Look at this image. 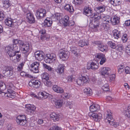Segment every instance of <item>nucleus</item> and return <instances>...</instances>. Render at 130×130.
<instances>
[{"label":"nucleus","instance_id":"f257e3e1","mask_svg":"<svg viewBox=\"0 0 130 130\" xmlns=\"http://www.w3.org/2000/svg\"><path fill=\"white\" fill-rule=\"evenodd\" d=\"M100 109V106L98 104H94L91 105L89 109L91 112L88 113V116L91 119H93L95 121H98L99 119L102 118V115L101 113H97L93 112L99 110Z\"/></svg>","mask_w":130,"mask_h":130},{"label":"nucleus","instance_id":"f03ea898","mask_svg":"<svg viewBox=\"0 0 130 130\" xmlns=\"http://www.w3.org/2000/svg\"><path fill=\"white\" fill-rule=\"evenodd\" d=\"M74 76H68L67 78L68 81L69 82H72L74 80L78 85H85L88 83L89 81V77L87 75L84 76L82 75L81 77L78 78L76 79H74Z\"/></svg>","mask_w":130,"mask_h":130},{"label":"nucleus","instance_id":"7ed1b4c3","mask_svg":"<svg viewBox=\"0 0 130 130\" xmlns=\"http://www.w3.org/2000/svg\"><path fill=\"white\" fill-rule=\"evenodd\" d=\"M106 115L107 117L105 120V122L110 125L113 126L115 127L118 126L119 125V123L114 122V120L112 117L111 113L110 111H107Z\"/></svg>","mask_w":130,"mask_h":130},{"label":"nucleus","instance_id":"20e7f679","mask_svg":"<svg viewBox=\"0 0 130 130\" xmlns=\"http://www.w3.org/2000/svg\"><path fill=\"white\" fill-rule=\"evenodd\" d=\"M5 50L7 54L9 55L10 57H11L12 56H14L15 53H18L20 52L18 47L16 46L15 45H14V47L10 46L6 47L5 48Z\"/></svg>","mask_w":130,"mask_h":130},{"label":"nucleus","instance_id":"39448f33","mask_svg":"<svg viewBox=\"0 0 130 130\" xmlns=\"http://www.w3.org/2000/svg\"><path fill=\"white\" fill-rule=\"evenodd\" d=\"M3 70L4 75L7 77H10L13 74L14 68L12 67L5 66L3 67Z\"/></svg>","mask_w":130,"mask_h":130},{"label":"nucleus","instance_id":"423d86ee","mask_svg":"<svg viewBox=\"0 0 130 130\" xmlns=\"http://www.w3.org/2000/svg\"><path fill=\"white\" fill-rule=\"evenodd\" d=\"M56 59V55L54 53L48 54H46L44 60L47 63H51L54 62Z\"/></svg>","mask_w":130,"mask_h":130},{"label":"nucleus","instance_id":"0eeeda50","mask_svg":"<svg viewBox=\"0 0 130 130\" xmlns=\"http://www.w3.org/2000/svg\"><path fill=\"white\" fill-rule=\"evenodd\" d=\"M26 117L24 115L18 116L16 119V122L18 124L20 125H24L27 122Z\"/></svg>","mask_w":130,"mask_h":130},{"label":"nucleus","instance_id":"6e6552de","mask_svg":"<svg viewBox=\"0 0 130 130\" xmlns=\"http://www.w3.org/2000/svg\"><path fill=\"white\" fill-rule=\"evenodd\" d=\"M31 95L32 97H36L40 100L46 99L48 98V95H49L48 93L46 92L45 91L39 92L38 93V96L34 93L31 94Z\"/></svg>","mask_w":130,"mask_h":130},{"label":"nucleus","instance_id":"1a4fd4ad","mask_svg":"<svg viewBox=\"0 0 130 130\" xmlns=\"http://www.w3.org/2000/svg\"><path fill=\"white\" fill-rule=\"evenodd\" d=\"M46 12L44 9L41 8L38 9L36 13V15L38 19H41L45 17Z\"/></svg>","mask_w":130,"mask_h":130},{"label":"nucleus","instance_id":"9d476101","mask_svg":"<svg viewBox=\"0 0 130 130\" xmlns=\"http://www.w3.org/2000/svg\"><path fill=\"white\" fill-rule=\"evenodd\" d=\"M13 87V85L12 84H9L7 86L8 93L7 94L6 96L12 98H13L15 97V92L12 90Z\"/></svg>","mask_w":130,"mask_h":130},{"label":"nucleus","instance_id":"9b49d317","mask_svg":"<svg viewBox=\"0 0 130 130\" xmlns=\"http://www.w3.org/2000/svg\"><path fill=\"white\" fill-rule=\"evenodd\" d=\"M30 50V47L28 43H25L22 48L23 53L25 57H27L29 54V52Z\"/></svg>","mask_w":130,"mask_h":130},{"label":"nucleus","instance_id":"f8f14e48","mask_svg":"<svg viewBox=\"0 0 130 130\" xmlns=\"http://www.w3.org/2000/svg\"><path fill=\"white\" fill-rule=\"evenodd\" d=\"M40 82L38 80H32L29 82L30 86L36 88H38L40 86Z\"/></svg>","mask_w":130,"mask_h":130},{"label":"nucleus","instance_id":"ddd939ff","mask_svg":"<svg viewBox=\"0 0 130 130\" xmlns=\"http://www.w3.org/2000/svg\"><path fill=\"white\" fill-rule=\"evenodd\" d=\"M39 62H35L32 63L31 65V70L34 73H38L39 72Z\"/></svg>","mask_w":130,"mask_h":130},{"label":"nucleus","instance_id":"4468645a","mask_svg":"<svg viewBox=\"0 0 130 130\" xmlns=\"http://www.w3.org/2000/svg\"><path fill=\"white\" fill-rule=\"evenodd\" d=\"M35 58L37 60L41 61L43 59L44 55L43 52L38 51L35 53Z\"/></svg>","mask_w":130,"mask_h":130},{"label":"nucleus","instance_id":"2eb2a0df","mask_svg":"<svg viewBox=\"0 0 130 130\" xmlns=\"http://www.w3.org/2000/svg\"><path fill=\"white\" fill-rule=\"evenodd\" d=\"M102 75L104 76L105 75H109L110 72V69L108 67L102 68L100 71Z\"/></svg>","mask_w":130,"mask_h":130},{"label":"nucleus","instance_id":"dca6fc26","mask_svg":"<svg viewBox=\"0 0 130 130\" xmlns=\"http://www.w3.org/2000/svg\"><path fill=\"white\" fill-rule=\"evenodd\" d=\"M83 13L88 17H89L92 14V10L91 8L88 6H86L84 8Z\"/></svg>","mask_w":130,"mask_h":130},{"label":"nucleus","instance_id":"f3484780","mask_svg":"<svg viewBox=\"0 0 130 130\" xmlns=\"http://www.w3.org/2000/svg\"><path fill=\"white\" fill-rule=\"evenodd\" d=\"M69 54V52L65 51L62 50H60L59 56L60 58H64L67 59L68 57Z\"/></svg>","mask_w":130,"mask_h":130},{"label":"nucleus","instance_id":"a211bd4d","mask_svg":"<svg viewBox=\"0 0 130 130\" xmlns=\"http://www.w3.org/2000/svg\"><path fill=\"white\" fill-rule=\"evenodd\" d=\"M25 107L29 110L28 111V113L31 114L34 113V112L36 109V107L34 105L30 104L26 105Z\"/></svg>","mask_w":130,"mask_h":130},{"label":"nucleus","instance_id":"6ab92c4d","mask_svg":"<svg viewBox=\"0 0 130 130\" xmlns=\"http://www.w3.org/2000/svg\"><path fill=\"white\" fill-rule=\"evenodd\" d=\"M39 34L41 35V40H47L48 39L50 36L49 35L45 34L46 31L45 29H41L39 32Z\"/></svg>","mask_w":130,"mask_h":130},{"label":"nucleus","instance_id":"aec40b11","mask_svg":"<svg viewBox=\"0 0 130 130\" xmlns=\"http://www.w3.org/2000/svg\"><path fill=\"white\" fill-rule=\"evenodd\" d=\"M27 18L28 22L30 23H34L35 22V18L32 14L29 12L27 14Z\"/></svg>","mask_w":130,"mask_h":130},{"label":"nucleus","instance_id":"412c9836","mask_svg":"<svg viewBox=\"0 0 130 130\" xmlns=\"http://www.w3.org/2000/svg\"><path fill=\"white\" fill-rule=\"evenodd\" d=\"M113 35L115 38L118 39L119 38L121 37L123 35V33L120 31H118V30H114L113 31Z\"/></svg>","mask_w":130,"mask_h":130},{"label":"nucleus","instance_id":"4be33fe9","mask_svg":"<svg viewBox=\"0 0 130 130\" xmlns=\"http://www.w3.org/2000/svg\"><path fill=\"white\" fill-rule=\"evenodd\" d=\"M98 67L96 64L93 62L88 63L87 65V69L88 70L92 69L95 70L98 69Z\"/></svg>","mask_w":130,"mask_h":130},{"label":"nucleus","instance_id":"5701e85b","mask_svg":"<svg viewBox=\"0 0 130 130\" xmlns=\"http://www.w3.org/2000/svg\"><path fill=\"white\" fill-rule=\"evenodd\" d=\"M64 65L63 64H60L57 67L56 69V71L60 74L64 72Z\"/></svg>","mask_w":130,"mask_h":130},{"label":"nucleus","instance_id":"b1692460","mask_svg":"<svg viewBox=\"0 0 130 130\" xmlns=\"http://www.w3.org/2000/svg\"><path fill=\"white\" fill-rule=\"evenodd\" d=\"M61 15L59 13H56L54 14L51 17L52 21H55L60 20L62 19Z\"/></svg>","mask_w":130,"mask_h":130},{"label":"nucleus","instance_id":"393cba45","mask_svg":"<svg viewBox=\"0 0 130 130\" xmlns=\"http://www.w3.org/2000/svg\"><path fill=\"white\" fill-rule=\"evenodd\" d=\"M53 90L55 92L59 93H62L64 92L63 89L56 85H54L53 87Z\"/></svg>","mask_w":130,"mask_h":130},{"label":"nucleus","instance_id":"a878e982","mask_svg":"<svg viewBox=\"0 0 130 130\" xmlns=\"http://www.w3.org/2000/svg\"><path fill=\"white\" fill-rule=\"evenodd\" d=\"M119 19L116 16H113L111 18V22L112 25H117L119 23Z\"/></svg>","mask_w":130,"mask_h":130},{"label":"nucleus","instance_id":"bb28decb","mask_svg":"<svg viewBox=\"0 0 130 130\" xmlns=\"http://www.w3.org/2000/svg\"><path fill=\"white\" fill-rule=\"evenodd\" d=\"M50 118L54 121H57L59 119V116L54 112L52 113L50 115Z\"/></svg>","mask_w":130,"mask_h":130},{"label":"nucleus","instance_id":"cd10ccee","mask_svg":"<svg viewBox=\"0 0 130 130\" xmlns=\"http://www.w3.org/2000/svg\"><path fill=\"white\" fill-rule=\"evenodd\" d=\"M52 17H51V18H47L45 20L44 23H43L44 25L47 26H51L52 23Z\"/></svg>","mask_w":130,"mask_h":130},{"label":"nucleus","instance_id":"c85d7f7f","mask_svg":"<svg viewBox=\"0 0 130 130\" xmlns=\"http://www.w3.org/2000/svg\"><path fill=\"white\" fill-rule=\"evenodd\" d=\"M103 23L105 24L104 26L106 27V24L111 22V18L109 16H106L103 17Z\"/></svg>","mask_w":130,"mask_h":130},{"label":"nucleus","instance_id":"c756f323","mask_svg":"<svg viewBox=\"0 0 130 130\" xmlns=\"http://www.w3.org/2000/svg\"><path fill=\"white\" fill-rule=\"evenodd\" d=\"M95 10L99 13L104 12L105 10V6H100L95 8Z\"/></svg>","mask_w":130,"mask_h":130},{"label":"nucleus","instance_id":"7c9ffc66","mask_svg":"<svg viewBox=\"0 0 130 130\" xmlns=\"http://www.w3.org/2000/svg\"><path fill=\"white\" fill-rule=\"evenodd\" d=\"M78 45L82 47L85 45H88V43L86 40H80L78 42Z\"/></svg>","mask_w":130,"mask_h":130},{"label":"nucleus","instance_id":"2f4dec72","mask_svg":"<svg viewBox=\"0 0 130 130\" xmlns=\"http://www.w3.org/2000/svg\"><path fill=\"white\" fill-rule=\"evenodd\" d=\"M110 3L114 6H117L121 3V0H109Z\"/></svg>","mask_w":130,"mask_h":130},{"label":"nucleus","instance_id":"473e14b6","mask_svg":"<svg viewBox=\"0 0 130 130\" xmlns=\"http://www.w3.org/2000/svg\"><path fill=\"white\" fill-rule=\"evenodd\" d=\"M92 14L90 16L91 18L94 17L96 20H99L102 18V16L99 13L96 12V13H92Z\"/></svg>","mask_w":130,"mask_h":130},{"label":"nucleus","instance_id":"72a5a7b5","mask_svg":"<svg viewBox=\"0 0 130 130\" xmlns=\"http://www.w3.org/2000/svg\"><path fill=\"white\" fill-rule=\"evenodd\" d=\"M16 54V53H15L14 56H12L11 57L12 58H11V59L15 62H19L20 60L21 55L20 54Z\"/></svg>","mask_w":130,"mask_h":130},{"label":"nucleus","instance_id":"f704fd0d","mask_svg":"<svg viewBox=\"0 0 130 130\" xmlns=\"http://www.w3.org/2000/svg\"><path fill=\"white\" fill-rule=\"evenodd\" d=\"M5 22L6 25L10 27H12V26L13 24L12 19L10 18L7 19L5 20Z\"/></svg>","mask_w":130,"mask_h":130},{"label":"nucleus","instance_id":"c9c22d12","mask_svg":"<svg viewBox=\"0 0 130 130\" xmlns=\"http://www.w3.org/2000/svg\"><path fill=\"white\" fill-rule=\"evenodd\" d=\"M69 22V17L68 16H65L62 20V23L64 26H68Z\"/></svg>","mask_w":130,"mask_h":130},{"label":"nucleus","instance_id":"e433bc0d","mask_svg":"<svg viewBox=\"0 0 130 130\" xmlns=\"http://www.w3.org/2000/svg\"><path fill=\"white\" fill-rule=\"evenodd\" d=\"M99 49L101 51L106 52L107 51V47L106 45H104L102 44H100L98 46Z\"/></svg>","mask_w":130,"mask_h":130},{"label":"nucleus","instance_id":"4c0bfd02","mask_svg":"<svg viewBox=\"0 0 130 130\" xmlns=\"http://www.w3.org/2000/svg\"><path fill=\"white\" fill-rule=\"evenodd\" d=\"M84 92L87 95L90 96L92 94V90L89 88H85L84 89Z\"/></svg>","mask_w":130,"mask_h":130},{"label":"nucleus","instance_id":"58836bf2","mask_svg":"<svg viewBox=\"0 0 130 130\" xmlns=\"http://www.w3.org/2000/svg\"><path fill=\"white\" fill-rule=\"evenodd\" d=\"M124 113L125 115L127 117H130V105L124 110Z\"/></svg>","mask_w":130,"mask_h":130},{"label":"nucleus","instance_id":"ea45409f","mask_svg":"<svg viewBox=\"0 0 130 130\" xmlns=\"http://www.w3.org/2000/svg\"><path fill=\"white\" fill-rule=\"evenodd\" d=\"M64 9L69 12H72L74 11L73 7L70 5H66L64 6Z\"/></svg>","mask_w":130,"mask_h":130},{"label":"nucleus","instance_id":"a19ab883","mask_svg":"<svg viewBox=\"0 0 130 130\" xmlns=\"http://www.w3.org/2000/svg\"><path fill=\"white\" fill-rule=\"evenodd\" d=\"M41 77L42 80H48L49 78V75L46 73H44L42 74L41 75Z\"/></svg>","mask_w":130,"mask_h":130},{"label":"nucleus","instance_id":"79ce46f5","mask_svg":"<svg viewBox=\"0 0 130 130\" xmlns=\"http://www.w3.org/2000/svg\"><path fill=\"white\" fill-rule=\"evenodd\" d=\"M3 5L6 8L9 7L10 6V3L9 0H6L3 2Z\"/></svg>","mask_w":130,"mask_h":130},{"label":"nucleus","instance_id":"37998d69","mask_svg":"<svg viewBox=\"0 0 130 130\" xmlns=\"http://www.w3.org/2000/svg\"><path fill=\"white\" fill-rule=\"evenodd\" d=\"M55 105L59 107H61L62 104V101L61 100H56L55 101Z\"/></svg>","mask_w":130,"mask_h":130},{"label":"nucleus","instance_id":"c03bdc74","mask_svg":"<svg viewBox=\"0 0 130 130\" xmlns=\"http://www.w3.org/2000/svg\"><path fill=\"white\" fill-rule=\"evenodd\" d=\"M108 45L113 49H115L116 47V44L112 41H110L108 42Z\"/></svg>","mask_w":130,"mask_h":130},{"label":"nucleus","instance_id":"a18cd8bd","mask_svg":"<svg viewBox=\"0 0 130 130\" xmlns=\"http://www.w3.org/2000/svg\"><path fill=\"white\" fill-rule=\"evenodd\" d=\"M6 88V86L3 82H0V90L2 91L5 90Z\"/></svg>","mask_w":130,"mask_h":130},{"label":"nucleus","instance_id":"49530a36","mask_svg":"<svg viewBox=\"0 0 130 130\" xmlns=\"http://www.w3.org/2000/svg\"><path fill=\"white\" fill-rule=\"evenodd\" d=\"M92 25L93 26V27H92L93 28L97 29L99 28L100 24L99 22L96 21L93 24H92Z\"/></svg>","mask_w":130,"mask_h":130},{"label":"nucleus","instance_id":"de8ad7c7","mask_svg":"<svg viewBox=\"0 0 130 130\" xmlns=\"http://www.w3.org/2000/svg\"><path fill=\"white\" fill-rule=\"evenodd\" d=\"M20 75L22 76H25L30 78H31L32 76L28 74H27L26 73H25L24 71H22L20 73Z\"/></svg>","mask_w":130,"mask_h":130},{"label":"nucleus","instance_id":"09e8293b","mask_svg":"<svg viewBox=\"0 0 130 130\" xmlns=\"http://www.w3.org/2000/svg\"><path fill=\"white\" fill-rule=\"evenodd\" d=\"M124 66L123 65H120L118 67V72L119 74H121L124 71Z\"/></svg>","mask_w":130,"mask_h":130},{"label":"nucleus","instance_id":"8fccbe9b","mask_svg":"<svg viewBox=\"0 0 130 130\" xmlns=\"http://www.w3.org/2000/svg\"><path fill=\"white\" fill-rule=\"evenodd\" d=\"M127 35L126 34H123L122 36L121 37L122 39L123 42H126L127 38Z\"/></svg>","mask_w":130,"mask_h":130},{"label":"nucleus","instance_id":"3c124183","mask_svg":"<svg viewBox=\"0 0 130 130\" xmlns=\"http://www.w3.org/2000/svg\"><path fill=\"white\" fill-rule=\"evenodd\" d=\"M105 55L101 53H98L96 55V58L98 59H101L104 57H105Z\"/></svg>","mask_w":130,"mask_h":130},{"label":"nucleus","instance_id":"603ef678","mask_svg":"<svg viewBox=\"0 0 130 130\" xmlns=\"http://www.w3.org/2000/svg\"><path fill=\"white\" fill-rule=\"evenodd\" d=\"M82 3V0H74L73 3L75 5H78L81 4Z\"/></svg>","mask_w":130,"mask_h":130},{"label":"nucleus","instance_id":"864d4df0","mask_svg":"<svg viewBox=\"0 0 130 130\" xmlns=\"http://www.w3.org/2000/svg\"><path fill=\"white\" fill-rule=\"evenodd\" d=\"M43 67L46 69L48 70L49 71H52L53 70V68L50 66H48L45 64H43Z\"/></svg>","mask_w":130,"mask_h":130},{"label":"nucleus","instance_id":"5fc2aeb1","mask_svg":"<svg viewBox=\"0 0 130 130\" xmlns=\"http://www.w3.org/2000/svg\"><path fill=\"white\" fill-rule=\"evenodd\" d=\"M71 51L75 56H77L78 53L77 52V50L76 47L71 49Z\"/></svg>","mask_w":130,"mask_h":130},{"label":"nucleus","instance_id":"6e6d98bb","mask_svg":"<svg viewBox=\"0 0 130 130\" xmlns=\"http://www.w3.org/2000/svg\"><path fill=\"white\" fill-rule=\"evenodd\" d=\"M109 85L108 84H105L103 86L102 89L104 91H108L109 89Z\"/></svg>","mask_w":130,"mask_h":130},{"label":"nucleus","instance_id":"4d7b16f0","mask_svg":"<svg viewBox=\"0 0 130 130\" xmlns=\"http://www.w3.org/2000/svg\"><path fill=\"white\" fill-rule=\"evenodd\" d=\"M24 64V62H22L19 64L17 68V69L18 71H20L22 70Z\"/></svg>","mask_w":130,"mask_h":130},{"label":"nucleus","instance_id":"13d9d810","mask_svg":"<svg viewBox=\"0 0 130 130\" xmlns=\"http://www.w3.org/2000/svg\"><path fill=\"white\" fill-rule=\"evenodd\" d=\"M70 95L68 93H64L62 94V96L64 99L69 98Z\"/></svg>","mask_w":130,"mask_h":130},{"label":"nucleus","instance_id":"bf43d9fd","mask_svg":"<svg viewBox=\"0 0 130 130\" xmlns=\"http://www.w3.org/2000/svg\"><path fill=\"white\" fill-rule=\"evenodd\" d=\"M111 55L113 59H116L118 56V54L116 52L111 51Z\"/></svg>","mask_w":130,"mask_h":130},{"label":"nucleus","instance_id":"052dcab7","mask_svg":"<svg viewBox=\"0 0 130 130\" xmlns=\"http://www.w3.org/2000/svg\"><path fill=\"white\" fill-rule=\"evenodd\" d=\"M52 128H53L55 130H61V128L58 126H53L52 127L50 128V129H52Z\"/></svg>","mask_w":130,"mask_h":130},{"label":"nucleus","instance_id":"680f3d73","mask_svg":"<svg viewBox=\"0 0 130 130\" xmlns=\"http://www.w3.org/2000/svg\"><path fill=\"white\" fill-rule=\"evenodd\" d=\"M126 51L130 55V42L126 48Z\"/></svg>","mask_w":130,"mask_h":130},{"label":"nucleus","instance_id":"e2e57ef3","mask_svg":"<svg viewBox=\"0 0 130 130\" xmlns=\"http://www.w3.org/2000/svg\"><path fill=\"white\" fill-rule=\"evenodd\" d=\"M101 59V60L100 62V63L101 65H102L106 61V59L105 57V56L102 58Z\"/></svg>","mask_w":130,"mask_h":130},{"label":"nucleus","instance_id":"0e129e2a","mask_svg":"<svg viewBox=\"0 0 130 130\" xmlns=\"http://www.w3.org/2000/svg\"><path fill=\"white\" fill-rule=\"evenodd\" d=\"M18 40L16 39L13 40V44L12 45L10 46H11V47H14V45H15L16 46H17L16 45V44H18Z\"/></svg>","mask_w":130,"mask_h":130},{"label":"nucleus","instance_id":"69168bd1","mask_svg":"<svg viewBox=\"0 0 130 130\" xmlns=\"http://www.w3.org/2000/svg\"><path fill=\"white\" fill-rule=\"evenodd\" d=\"M5 17L4 14L2 12H0V21L3 20Z\"/></svg>","mask_w":130,"mask_h":130},{"label":"nucleus","instance_id":"338daca9","mask_svg":"<svg viewBox=\"0 0 130 130\" xmlns=\"http://www.w3.org/2000/svg\"><path fill=\"white\" fill-rule=\"evenodd\" d=\"M44 84L46 86L49 87L51 85V83L50 81H48V80H46V81L45 82Z\"/></svg>","mask_w":130,"mask_h":130},{"label":"nucleus","instance_id":"774afa93","mask_svg":"<svg viewBox=\"0 0 130 130\" xmlns=\"http://www.w3.org/2000/svg\"><path fill=\"white\" fill-rule=\"evenodd\" d=\"M125 72L126 74H130V68L128 67H126L125 69Z\"/></svg>","mask_w":130,"mask_h":130}]
</instances>
